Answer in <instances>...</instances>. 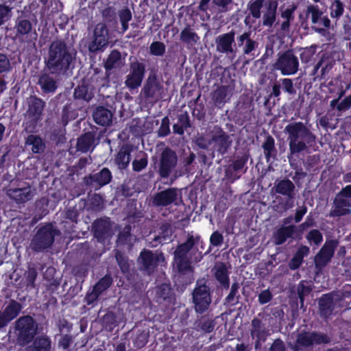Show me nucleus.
I'll return each instance as SVG.
<instances>
[{
    "label": "nucleus",
    "mask_w": 351,
    "mask_h": 351,
    "mask_svg": "<svg viewBox=\"0 0 351 351\" xmlns=\"http://www.w3.org/2000/svg\"><path fill=\"white\" fill-rule=\"evenodd\" d=\"M281 84L283 90L287 92L289 95H295L296 93V90L293 86V83L292 80L289 78H283L280 80Z\"/></svg>",
    "instance_id": "nucleus-51"
},
{
    "label": "nucleus",
    "mask_w": 351,
    "mask_h": 351,
    "mask_svg": "<svg viewBox=\"0 0 351 351\" xmlns=\"http://www.w3.org/2000/svg\"><path fill=\"white\" fill-rule=\"evenodd\" d=\"M93 117L98 125H108L112 122V113L108 109L99 106L93 112Z\"/></svg>",
    "instance_id": "nucleus-30"
},
{
    "label": "nucleus",
    "mask_w": 351,
    "mask_h": 351,
    "mask_svg": "<svg viewBox=\"0 0 351 351\" xmlns=\"http://www.w3.org/2000/svg\"><path fill=\"white\" fill-rule=\"evenodd\" d=\"M38 324L29 315L20 317L14 324L13 333L16 342L21 346H25L31 343L38 334Z\"/></svg>",
    "instance_id": "nucleus-3"
},
{
    "label": "nucleus",
    "mask_w": 351,
    "mask_h": 351,
    "mask_svg": "<svg viewBox=\"0 0 351 351\" xmlns=\"http://www.w3.org/2000/svg\"><path fill=\"white\" fill-rule=\"evenodd\" d=\"M234 32L232 31L218 36L215 39L217 51L234 56L236 53V50L234 48Z\"/></svg>",
    "instance_id": "nucleus-20"
},
{
    "label": "nucleus",
    "mask_w": 351,
    "mask_h": 351,
    "mask_svg": "<svg viewBox=\"0 0 351 351\" xmlns=\"http://www.w3.org/2000/svg\"><path fill=\"white\" fill-rule=\"evenodd\" d=\"M111 178L110 171L107 168H104L100 172L90 174L86 178L85 182L87 184L97 189L109 183Z\"/></svg>",
    "instance_id": "nucleus-23"
},
{
    "label": "nucleus",
    "mask_w": 351,
    "mask_h": 351,
    "mask_svg": "<svg viewBox=\"0 0 351 351\" xmlns=\"http://www.w3.org/2000/svg\"><path fill=\"white\" fill-rule=\"evenodd\" d=\"M336 247V242L333 241L326 242L319 253L315 256L314 262L315 267L322 268L326 266L332 257Z\"/></svg>",
    "instance_id": "nucleus-22"
},
{
    "label": "nucleus",
    "mask_w": 351,
    "mask_h": 351,
    "mask_svg": "<svg viewBox=\"0 0 351 351\" xmlns=\"http://www.w3.org/2000/svg\"><path fill=\"white\" fill-rule=\"evenodd\" d=\"M45 102L40 99L32 97L29 101V108L26 112L25 130L32 132L34 130L38 121L41 119Z\"/></svg>",
    "instance_id": "nucleus-9"
},
{
    "label": "nucleus",
    "mask_w": 351,
    "mask_h": 351,
    "mask_svg": "<svg viewBox=\"0 0 351 351\" xmlns=\"http://www.w3.org/2000/svg\"><path fill=\"white\" fill-rule=\"evenodd\" d=\"M293 226H282L279 228L274 235V243L276 245H281L286 240L292 237L294 232Z\"/></svg>",
    "instance_id": "nucleus-36"
},
{
    "label": "nucleus",
    "mask_w": 351,
    "mask_h": 351,
    "mask_svg": "<svg viewBox=\"0 0 351 351\" xmlns=\"http://www.w3.org/2000/svg\"><path fill=\"white\" fill-rule=\"evenodd\" d=\"M73 58V53L66 44L63 41L57 40L51 44L45 62L51 73L59 75L69 69Z\"/></svg>",
    "instance_id": "nucleus-2"
},
{
    "label": "nucleus",
    "mask_w": 351,
    "mask_h": 351,
    "mask_svg": "<svg viewBox=\"0 0 351 351\" xmlns=\"http://www.w3.org/2000/svg\"><path fill=\"white\" fill-rule=\"evenodd\" d=\"M223 237L218 231L214 232L210 237V242L211 245H213L214 246L220 245L223 243Z\"/></svg>",
    "instance_id": "nucleus-57"
},
{
    "label": "nucleus",
    "mask_w": 351,
    "mask_h": 351,
    "mask_svg": "<svg viewBox=\"0 0 351 351\" xmlns=\"http://www.w3.org/2000/svg\"><path fill=\"white\" fill-rule=\"evenodd\" d=\"M178 163V156L174 151L166 147L159 158L158 173L161 178H168Z\"/></svg>",
    "instance_id": "nucleus-12"
},
{
    "label": "nucleus",
    "mask_w": 351,
    "mask_h": 351,
    "mask_svg": "<svg viewBox=\"0 0 351 351\" xmlns=\"http://www.w3.org/2000/svg\"><path fill=\"white\" fill-rule=\"evenodd\" d=\"M193 302L195 311L202 313L206 311L211 302L210 289L206 285L204 279L197 281V285L193 293Z\"/></svg>",
    "instance_id": "nucleus-8"
},
{
    "label": "nucleus",
    "mask_w": 351,
    "mask_h": 351,
    "mask_svg": "<svg viewBox=\"0 0 351 351\" xmlns=\"http://www.w3.org/2000/svg\"><path fill=\"white\" fill-rule=\"evenodd\" d=\"M120 59L121 53L117 50H113L105 62V68L107 70L115 68L118 65Z\"/></svg>",
    "instance_id": "nucleus-41"
},
{
    "label": "nucleus",
    "mask_w": 351,
    "mask_h": 351,
    "mask_svg": "<svg viewBox=\"0 0 351 351\" xmlns=\"http://www.w3.org/2000/svg\"><path fill=\"white\" fill-rule=\"evenodd\" d=\"M251 32H245L237 37L238 45L242 48L244 55H253L258 43L251 38Z\"/></svg>",
    "instance_id": "nucleus-25"
},
{
    "label": "nucleus",
    "mask_w": 351,
    "mask_h": 351,
    "mask_svg": "<svg viewBox=\"0 0 351 351\" xmlns=\"http://www.w3.org/2000/svg\"><path fill=\"white\" fill-rule=\"evenodd\" d=\"M308 253L309 248L308 247H300L290 261L289 263V268L293 270L298 269L302 264L304 256H306Z\"/></svg>",
    "instance_id": "nucleus-39"
},
{
    "label": "nucleus",
    "mask_w": 351,
    "mask_h": 351,
    "mask_svg": "<svg viewBox=\"0 0 351 351\" xmlns=\"http://www.w3.org/2000/svg\"><path fill=\"white\" fill-rule=\"evenodd\" d=\"M330 338L324 334L317 332H302L298 335L296 341L298 349L300 347H308L313 344L327 343Z\"/></svg>",
    "instance_id": "nucleus-16"
},
{
    "label": "nucleus",
    "mask_w": 351,
    "mask_h": 351,
    "mask_svg": "<svg viewBox=\"0 0 351 351\" xmlns=\"http://www.w3.org/2000/svg\"><path fill=\"white\" fill-rule=\"evenodd\" d=\"M142 93L152 102H156L163 97L162 86L155 77H149L147 80Z\"/></svg>",
    "instance_id": "nucleus-18"
},
{
    "label": "nucleus",
    "mask_w": 351,
    "mask_h": 351,
    "mask_svg": "<svg viewBox=\"0 0 351 351\" xmlns=\"http://www.w3.org/2000/svg\"><path fill=\"white\" fill-rule=\"evenodd\" d=\"M284 132L287 134L289 147L288 158L302 152L308 151V148L315 142L316 137L309 128L303 122L295 121L287 125Z\"/></svg>",
    "instance_id": "nucleus-1"
},
{
    "label": "nucleus",
    "mask_w": 351,
    "mask_h": 351,
    "mask_svg": "<svg viewBox=\"0 0 351 351\" xmlns=\"http://www.w3.org/2000/svg\"><path fill=\"white\" fill-rule=\"evenodd\" d=\"M17 32L24 35L29 33L32 29V25L27 20H22L19 22L16 26Z\"/></svg>",
    "instance_id": "nucleus-52"
},
{
    "label": "nucleus",
    "mask_w": 351,
    "mask_h": 351,
    "mask_svg": "<svg viewBox=\"0 0 351 351\" xmlns=\"http://www.w3.org/2000/svg\"><path fill=\"white\" fill-rule=\"evenodd\" d=\"M311 292V289L308 286H306L303 282H301L298 288V293L300 302L302 303L304 297Z\"/></svg>",
    "instance_id": "nucleus-62"
},
{
    "label": "nucleus",
    "mask_w": 351,
    "mask_h": 351,
    "mask_svg": "<svg viewBox=\"0 0 351 351\" xmlns=\"http://www.w3.org/2000/svg\"><path fill=\"white\" fill-rule=\"evenodd\" d=\"M213 271L216 279L221 285L228 288L229 286V280L226 265L223 263H217L215 264Z\"/></svg>",
    "instance_id": "nucleus-37"
},
{
    "label": "nucleus",
    "mask_w": 351,
    "mask_h": 351,
    "mask_svg": "<svg viewBox=\"0 0 351 351\" xmlns=\"http://www.w3.org/2000/svg\"><path fill=\"white\" fill-rule=\"evenodd\" d=\"M95 135L93 132H86L77 139V150L82 153L88 152L95 146Z\"/></svg>",
    "instance_id": "nucleus-29"
},
{
    "label": "nucleus",
    "mask_w": 351,
    "mask_h": 351,
    "mask_svg": "<svg viewBox=\"0 0 351 351\" xmlns=\"http://www.w3.org/2000/svg\"><path fill=\"white\" fill-rule=\"evenodd\" d=\"M174 261L180 271H186L190 269L191 263L187 256H174Z\"/></svg>",
    "instance_id": "nucleus-47"
},
{
    "label": "nucleus",
    "mask_w": 351,
    "mask_h": 351,
    "mask_svg": "<svg viewBox=\"0 0 351 351\" xmlns=\"http://www.w3.org/2000/svg\"><path fill=\"white\" fill-rule=\"evenodd\" d=\"M275 70L280 71L282 75L295 74L299 69V60L293 51L287 50L278 55L276 61L273 64Z\"/></svg>",
    "instance_id": "nucleus-7"
},
{
    "label": "nucleus",
    "mask_w": 351,
    "mask_h": 351,
    "mask_svg": "<svg viewBox=\"0 0 351 351\" xmlns=\"http://www.w3.org/2000/svg\"><path fill=\"white\" fill-rule=\"evenodd\" d=\"M276 192L287 196L289 199L294 197L295 185L289 180H282L275 185Z\"/></svg>",
    "instance_id": "nucleus-32"
},
{
    "label": "nucleus",
    "mask_w": 351,
    "mask_h": 351,
    "mask_svg": "<svg viewBox=\"0 0 351 351\" xmlns=\"http://www.w3.org/2000/svg\"><path fill=\"white\" fill-rule=\"evenodd\" d=\"M112 283V278L109 276H105L94 287L100 294L108 289Z\"/></svg>",
    "instance_id": "nucleus-49"
},
{
    "label": "nucleus",
    "mask_w": 351,
    "mask_h": 351,
    "mask_svg": "<svg viewBox=\"0 0 351 351\" xmlns=\"http://www.w3.org/2000/svg\"><path fill=\"white\" fill-rule=\"evenodd\" d=\"M272 298V295L269 290L266 289L262 291L258 295V302L261 304H266L269 302Z\"/></svg>",
    "instance_id": "nucleus-61"
},
{
    "label": "nucleus",
    "mask_w": 351,
    "mask_h": 351,
    "mask_svg": "<svg viewBox=\"0 0 351 351\" xmlns=\"http://www.w3.org/2000/svg\"><path fill=\"white\" fill-rule=\"evenodd\" d=\"M306 239L311 244L318 245L322 241V234L318 230H312L307 234Z\"/></svg>",
    "instance_id": "nucleus-48"
},
{
    "label": "nucleus",
    "mask_w": 351,
    "mask_h": 351,
    "mask_svg": "<svg viewBox=\"0 0 351 351\" xmlns=\"http://www.w3.org/2000/svg\"><path fill=\"white\" fill-rule=\"evenodd\" d=\"M351 214V185H348L335 195L329 216L341 217Z\"/></svg>",
    "instance_id": "nucleus-6"
},
{
    "label": "nucleus",
    "mask_w": 351,
    "mask_h": 351,
    "mask_svg": "<svg viewBox=\"0 0 351 351\" xmlns=\"http://www.w3.org/2000/svg\"><path fill=\"white\" fill-rule=\"evenodd\" d=\"M212 3L219 8L221 12H227L229 10V5L232 3V0H213Z\"/></svg>",
    "instance_id": "nucleus-56"
},
{
    "label": "nucleus",
    "mask_w": 351,
    "mask_h": 351,
    "mask_svg": "<svg viewBox=\"0 0 351 351\" xmlns=\"http://www.w3.org/2000/svg\"><path fill=\"white\" fill-rule=\"evenodd\" d=\"M138 261L145 270L150 272L165 261V257L162 252L144 250L141 253Z\"/></svg>",
    "instance_id": "nucleus-17"
},
{
    "label": "nucleus",
    "mask_w": 351,
    "mask_h": 351,
    "mask_svg": "<svg viewBox=\"0 0 351 351\" xmlns=\"http://www.w3.org/2000/svg\"><path fill=\"white\" fill-rule=\"evenodd\" d=\"M25 145L26 146H31V151L34 154H41L45 149L44 141L38 135H29L26 138Z\"/></svg>",
    "instance_id": "nucleus-33"
},
{
    "label": "nucleus",
    "mask_w": 351,
    "mask_h": 351,
    "mask_svg": "<svg viewBox=\"0 0 351 351\" xmlns=\"http://www.w3.org/2000/svg\"><path fill=\"white\" fill-rule=\"evenodd\" d=\"M109 43V31L104 23L96 25L93 29V36L88 44L90 52L95 53L103 50Z\"/></svg>",
    "instance_id": "nucleus-10"
},
{
    "label": "nucleus",
    "mask_w": 351,
    "mask_h": 351,
    "mask_svg": "<svg viewBox=\"0 0 351 351\" xmlns=\"http://www.w3.org/2000/svg\"><path fill=\"white\" fill-rule=\"evenodd\" d=\"M119 16L123 32H125L128 29V22L132 19V13L128 8L123 9L119 12Z\"/></svg>",
    "instance_id": "nucleus-42"
},
{
    "label": "nucleus",
    "mask_w": 351,
    "mask_h": 351,
    "mask_svg": "<svg viewBox=\"0 0 351 351\" xmlns=\"http://www.w3.org/2000/svg\"><path fill=\"white\" fill-rule=\"evenodd\" d=\"M307 14L311 15V23L313 27L323 26L329 28L330 26V21L326 16H324V12L319 8L317 5H309L306 8Z\"/></svg>",
    "instance_id": "nucleus-24"
},
{
    "label": "nucleus",
    "mask_w": 351,
    "mask_h": 351,
    "mask_svg": "<svg viewBox=\"0 0 351 351\" xmlns=\"http://www.w3.org/2000/svg\"><path fill=\"white\" fill-rule=\"evenodd\" d=\"M248 10L252 16L260 19L261 13L262 24L264 27H271L276 21L278 3L269 1L265 3V0H254L248 3Z\"/></svg>",
    "instance_id": "nucleus-4"
},
{
    "label": "nucleus",
    "mask_w": 351,
    "mask_h": 351,
    "mask_svg": "<svg viewBox=\"0 0 351 351\" xmlns=\"http://www.w3.org/2000/svg\"><path fill=\"white\" fill-rule=\"evenodd\" d=\"M37 276V271L34 268H29L27 271L26 279L27 285L32 287H34V281Z\"/></svg>",
    "instance_id": "nucleus-60"
},
{
    "label": "nucleus",
    "mask_w": 351,
    "mask_h": 351,
    "mask_svg": "<svg viewBox=\"0 0 351 351\" xmlns=\"http://www.w3.org/2000/svg\"><path fill=\"white\" fill-rule=\"evenodd\" d=\"M165 52V45L161 42H154L150 45V53L154 56H162Z\"/></svg>",
    "instance_id": "nucleus-50"
},
{
    "label": "nucleus",
    "mask_w": 351,
    "mask_h": 351,
    "mask_svg": "<svg viewBox=\"0 0 351 351\" xmlns=\"http://www.w3.org/2000/svg\"><path fill=\"white\" fill-rule=\"evenodd\" d=\"M263 148L264 149L266 157L269 158L274 149V138L271 136L267 137V140L263 145Z\"/></svg>",
    "instance_id": "nucleus-53"
},
{
    "label": "nucleus",
    "mask_w": 351,
    "mask_h": 351,
    "mask_svg": "<svg viewBox=\"0 0 351 351\" xmlns=\"http://www.w3.org/2000/svg\"><path fill=\"white\" fill-rule=\"evenodd\" d=\"M196 144L202 149H208L212 145L211 136L206 139L204 136H199L196 140Z\"/></svg>",
    "instance_id": "nucleus-63"
},
{
    "label": "nucleus",
    "mask_w": 351,
    "mask_h": 351,
    "mask_svg": "<svg viewBox=\"0 0 351 351\" xmlns=\"http://www.w3.org/2000/svg\"><path fill=\"white\" fill-rule=\"evenodd\" d=\"M147 165V160L146 158H142L140 160H134L132 162L133 169L136 171H140Z\"/></svg>",
    "instance_id": "nucleus-59"
},
{
    "label": "nucleus",
    "mask_w": 351,
    "mask_h": 351,
    "mask_svg": "<svg viewBox=\"0 0 351 351\" xmlns=\"http://www.w3.org/2000/svg\"><path fill=\"white\" fill-rule=\"evenodd\" d=\"M344 11L343 4L339 0H335L330 6V15L332 18H339Z\"/></svg>",
    "instance_id": "nucleus-44"
},
{
    "label": "nucleus",
    "mask_w": 351,
    "mask_h": 351,
    "mask_svg": "<svg viewBox=\"0 0 351 351\" xmlns=\"http://www.w3.org/2000/svg\"><path fill=\"white\" fill-rule=\"evenodd\" d=\"M180 39L182 42L193 45L197 42L199 36L189 26H187L182 30Z\"/></svg>",
    "instance_id": "nucleus-40"
},
{
    "label": "nucleus",
    "mask_w": 351,
    "mask_h": 351,
    "mask_svg": "<svg viewBox=\"0 0 351 351\" xmlns=\"http://www.w3.org/2000/svg\"><path fill=\"white\" fill-rule=\"evenodd\" d=\"M38 84L45 93H53L57 88L56 82L49 74L42 75Z\"/></svg>",
    "instance_id": "nucleus-38"
},
{
    "label": "nucleus",
    "mask_w": 351,
    "mask_h": 351,
    "mask_svg": "<svg viewBox=\"0 0 351 351\" xmlns=\"http://www.w3.org/2000/svg\"><path fill=\"white\" fill-rule=\"evenodd\" d=\"M351 108V95L346 97L337 106L339 111H345Z\"/></svg>",
    "instance_id": "nucleus-64"
},
{
    "label": "nucleus",
    "mask_w": 351,
    "mask_h": 351,
    "mask_svg": "<svg viewBox=\"0 0 351 351\" xmlns=\"http://www.w3.org/2000/svg\"><path fill=\"white\" fill-rule=\"evenodd\" d=\"M115 258L121 270L123 271L128 270L129 267V263L123 254L117 251L115 254Z\"/></svg>",
    "instance_id": "nucleus-55"
},
{
    "label": "nucleus",
    "mask_w": 351,
    "mask_h": 351,
    "mask_svg": "<svg viewBox=\"0 0 351 351\" xmlns=\"http://www.w3.org/2000/svg\"><path fill=\"white\" fill-rule=\"evenodd\" d=\"M180 196V191L176 188H169L154 193L149 199V205L162 208L176 203Z\"/></svg>",
    "instance_id": "nucleus-11"
},
{
    "label": "nucleus",
    "mask_w": 351,
    "mask_h": 351,
    "mask_svg": "<svg viewBox=\"0 0 351 351\" xmlns=\"http://www.w3.org/2000/svg\"><path fill=\"white\" fill-rule=\"evenodd\" d=\"M298 6L296 4H291L286 8L285 10L280 11V17L284 21H288L292 22L294 20V12L296 10Z\"/></svg>",
    "instance_id": "nucleus-43"
},
{
    "label": "nucleus",
    "mask_w": 351,
    "mask_h": 351,
    "mask_svg": "<svg viewBox=\"0 0 351 351\" xmlns=\"http://www.w3.org/2000/svg\"><path fill=\"white\" fill-rule=\"evenodd\" d=\"M210 136H211L212 144H213V150L221 154L226 153L232 143L230 136L217 125L212 128Z\"/></svg>",
    "instance_id": "nucleus-15"
},
{
    "label": "nucleus",
    "mask_w": 351,
    "mask_h": 351,
    "mask_svg": "<svg viewBox=\"0 0 351 351\" xmlns=\"http://www.w3.org/2000/svg\"><path fill=\"white\" fill-rule=\"evenodd\" d=\"M60 232L51 224L46 225L40 228L32 239L29 248L36 252H43L51 247L56 236Z\"/></svg>",
    "instance_id": "nucleus-5"
},
{
    "label": "nucleus",
    "mask_w": 351,
    "mask_h": 351,
    "mask_svg": "<svg viewBox=\"0 0 351 351\" xmlns=\"http://www.w3.org/2000/svg\"><path fill=\"white\" fill-rule=\"evenodd\" d=\"M181 124H175L173 126V132L178 134L184 133V129L189 127V121L188 116L186 114H180L179 117Z\"/></svg>",
    "instance_id": "nucleus-45"
},
{
    "label": "nucleus",
    "mask_w": 351,
    "mask_h": 351,
    "mask_svg": "<svg viewBox=\"0 0 351 351\" xmlns=\"http://www.w3.org/2000/svg\"><path fill=\"white\" fill-rule=\"evenodd\" d=\"M51 341L47 335H40L34 337L32 343L27 346L25 351H51Z\"/></svg>",
    "instance_id": "nucleus-27"
},
{
    "label": "nucleus",
    "mask_w": 351,
    "mask_h": 351,
    "mask_svg": "<svg viewBox=\"0 0 351 351\" xmlns=\"http://www.w3.org/2000/svg\"><path fill=\"white\" fill-rule=\"evenodd\" d=\"M21 308V304L15 300H11L3 310L0 311V330L16 318L20 313Z\"/></svg>",
    "instance_id": "nucleus-21"
},
{
    "label": "nucleus",
    "mask_w": 351,
    "mask_h": 351,
    "mask_svg": "<svg viewBox=\"0 0 351 351\" xmlns=\"http://www.w3.org/2000/svg\"><path fill=\"white\" fill-rule=\"evenodd\" d=\"M230 97V88L228 86H219L211 93L212 100L219 108H221Z\"/></svg>",
    "instance_id": "nucleus-28"
},
{
    "label": "nucleus",
    "mask_w": 351,
    "mask_h": 351,
    "mask_svg": "<svg viewBox=\"0 0 351 351\" xmlns=\"http://www.w3.org/2000/svg\"><path fill=\"white\" fill-rule=\"evenodd\" d=\"M93 90V86L84 81L81 85L75 89L73 95L75 99L89 101L94 95Z\"/></svg>",
    "instance_id": "nucleus-31"
},
{
    "label": "nucleus",
    "mask_w": 351,
    "mask_h": 351,
    "mask_svg": "<svg viewBox=\"0 0 351 351\" xmlns=\"http://www.w3.org/2000/svg\"><path fill=\"white\" fill-rule=\"evenodd\" d=\"M200 239L201 238L199 235L194 236L193 234H189L186 241L177 247L176 251L174 252V256H186L187 253L195 245L203 243V241H201Z\"/></svg>",
    "instance_id": "nucleus-26"
},
{
    "label": "nucleus",
    "mask_w": 351,
    "mask_h": 351,
    "mask_svg": "<svg viewBox=\"0 0 351 351\" xmlns=\"http://www.w3.org/2000/svg\"><path fill=\"white\" fill-rule=\"evenodd\" d=\"M319 311L322 317H328L333 311L334 304L333 300L330 295H325L322 296L319 302Z\"/></svg>",
    "instance_id": "nucleus-35"
},
{
    "label": "nucleus",
    "mask_w": 351,
    "mask_h": 351,
    "mask_svg": "<svg viewBox=\"0 0 351 351\" xmlns=\"http://www.w3.org/2000/svg\"><path fill=\"white\" fill-rule=\"evenodd\" d=\"M169 120L165 117L162 119L160 127L158 130V135L160 136H165L170 132L169 129Z\"/></svg>",
    "instance_id": "nucleus-54"
},
{
    "label": "nucleus",
    "mask_w": 351,
    "mask_h": 351,
    "mask_svg": "<svg viewBox=\"0 0 351 351\" xmlns=\"http://www.w3.org/2000/svg\"><path fill=\"white\" fill-rule=\"evenodd\" d=\"M239 289V285L237 282H234L232 285L230 292L226 298V302L228 304L234 305L237 302L238 289Z\"/></svg>",
    "instance_id": "nucleus-46"
},
{
    "label": "nucleus",
    "mask_w": 351,
    "mask_h": 351,
    "mask_svg": "<svg viewBox=\"0 0 351 351\" xmlns=\"http://www.w3.org/2000/svg\"><path fill=\"white\" fill-rule=\"evenodd\" d=\"M7 195L16 202L23 203L30 200L34 193L29 184L20 183L16 188L8 189Z\"/></svg>",
    "instance_id": "nucleus-19"
},
{
    "label": "nucleus",
    "mask_w": 351,
    "mask_h": 351,
    "mask_svg": "<svg viewBox=\"0 0 351 351\" xmlns=\"http://www.w3.org/2000/svg\"><path fill=\"white\" fill-rule=\"evenodd\" d=\"M131 148L128 145H123L115 158V163L119 169H123L126 168L130 161Z\"/></svg>",
    "instance_id": "nucleus-34"
},
{
    "label": "nucleus",
    "mask_w": 351,
    "mask_h": 351,
    "mask_svg": "<svg viewBox=\"0 0 351 351\" xmlns=\"http://www.w3.org/2000/svg\"><path fill=\"white\" fill-rule=\"evenodd\" d=\"M10 11L11 8L8 6L0 5V25L9 19Z\"/></svg>",
    "instance_id": "nucleus-58"
},
{
    "label": "nucleus",
    "mask_w": 351,
    "mask_h": 351,
    "mask_svg": "<svg viewBox=\"0 0 351 351\" xmlns=\"http://www.w3.org/2000/svg\"><path fill=\"white\" fill-rule=\"evenodd\" d=\"M145 72L144 64L137 60L130 64V73L125 77L124 84L130 90L138 88L141 86Z\"/></svg>",
    "instance_id": "nucleus-13"
},
{
    "label": "nucleus",
    "mask_w": 351,
    "mask_h": 351,
    "mask_svg": "<svg viewBox=\"0 0 351 351\" xmlns=\"http://www.w3.org/2000/svg\"><path fill=\"white\" fill-rule=\"evenodd\" d=\"M250 332V336L254 341V348L256 350L261 348L263 344L270 335L268 326L258 318H254L252 320Z\"/></svg>",
    "instance_id": "nucleus-14"
}]
</instances>
